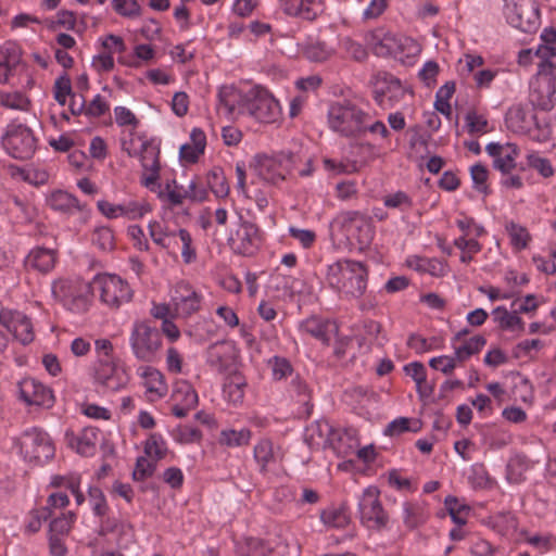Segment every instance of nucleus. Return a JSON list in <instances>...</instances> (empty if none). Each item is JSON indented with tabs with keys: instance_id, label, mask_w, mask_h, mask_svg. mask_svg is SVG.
<instances>
[{
	"instance_id": "nucleus-1",
	"label": "nucleus",
	"mask_w": 556,
	"mask_h": 556,
	"mask_svg": "<svg viewBox=\"0 0 556 556\" xmlns=\"http://www.w3.org/2000/svg\"><path fill=\"white\" fill-rule=\"evenodd\" d=\"M368 269L362 262L341 258L329 264L326 281L341 298H361L367 289Z\"/></svg>"
},
{
	"instance_id": "nucleus-2",
	"label": "nucleus",
	"mask_w": 556,
	"mask_h": 556,
	"mask_svg": "<svg viewBox=\"0 0 556 556\" xmlns=\"http://www.w3.org/2000/svg\"><path fill=\"white\" fill-rule=\"evenodd\" d=\"M152 241L168 254L177 257L180 252L185 264H191L197 260V248L191 233L185 228L170 227L157 220H151L148 225Z\"/></svg>"
},
{
	"instance_id": "nucleus-3",
	"label": "nucleus",
	"mask_w": 556,
	"mask_h": 556,
	"mask_svg": "<svg viewBox=\"0 0 556 556\" xmlns=\"http://www.w3.org/2000/svg\"><path fill=\"white\" fill-rule=\"evenodd\" d=\"M366 112L351 100L331 102L327 111V124L331 131L345 138L362 137Z\"/></svg>"
},
{
	"instance_id": "nucleus-4",
	"label": "nucleus",
	"mask_w": 556,
	"mask_h": 556,
	"mask_svg": "<svg viewBox=\"0 0 556 556\" xmlns=\"http://www.w3.org/2000/svg\"><path fill=\"white\" fill-rule=\"evenodd\" d=\"M129 346L136 359L153 363L157 359L163 346V338L159 328L149 320H136L129 332Z\"/></svg>"
},
{
	"instance_id": "nucleus-5",
	"label": "nucleus",
	"mask_w": 556,
	"mask_h": 556,
	"mask_svg": "<svg viewBox=\"0 0 556 556\" xmlns=\"http://www.w3.org/2000/svg\"><path fill=\"white\" fill-rule=\"evenodd\" d=\"M1 143L10 156L22 161L31 159L37 150L34 131L18 121H12L7 125Z\"/></svg>"
},
{
	"instance_id": "nucleus-6",
	"label": "nucleus",
	"mask_w": 556,
	"mask_h": 556,
	"mask_svg": "<svg viewBox=\"0 0 556 556\" xmlns=\"http://www.w3.org/2000/svg\"><path fill=\"white\" fill-rule=\"evenodd\" d=\"M91 291L98 293L100 301L110 308H119L131 301L134 291L128 281L115 274L97 275Z\"/></svg>"
},
{
	"instance_id": "nucleus-7",
	"label": "nucleus",
	"mask_w": 556,
	"mask_h": 556,
	"mask_svg": "<svg viewBox=\"0 0 556 556\" xmlns=\"http://www.w3.org/2000/svg\"><path fill=\"white\" fill-rule=\"evenodd\" d=\"M16 445L20 447V453L24 459L34 464H45L55 453L50 435L37 427L25 430L17 439Z\"/></svg>"
},
{
	"instance_id": "nucleus-8",
	"label": "nucleus",
	"mask_w": 556,
	"mask_h": 556,
	"mask_svg": "<svg viewBox=\"0 0 556 556\" xmlns=\"http://www.w3.org/2000/svg\"><path fill=\"white\" fill-rule=\"evenodd\" d=\"M507 24L522 33L532 34L540 27V10L534 0H503Z\"/></svg>"
},
{
	"instance_id": "nucleus-9",
	"label": "nucleus",
	"mask_w": 556,
	"mask_h": 556,
	"mask_svg": "<svg viewBox=\"0 0 556 556\" xmlns=\"http://www.w3.org/2000/svg\"><path fill=\"white\" fill-rule=\"evenodd\" d=\"M296 161L298 156L292 154H257L254 157V168L263 180L278 185L296 168Z\"/></svg>"
},
{
	"instance_id": "nucleus-10",
	"label": "nucleus",
	"mask_w": 556,
	"mask_h": 556,
	"mask_svg": "<svg viewBox=\"0 0 556 556\" xmlns=\"http://www.w3.org/2000/svg\"><path fill=\"white\" fill-rule=\"evenodd\" d=\"M51 291L67 309L83 312L88 305L91 285L80 279H59L52 283Z\"/></svg>"
},
{
	"instance_id": "nucleus-11",
	"label": "nucleus",
	"mask_w": 556,
	"mask_h": 556,
	"mask_svg": "<svg viewBox=\"0 0 556 556\" xmlns=\"http://www.w3.org/2000/svg\"><path fill=\"white\" fill-rule=\"evenodd\" d=\"M247 114L261 123H275L281 115V105L274 94L261 85L250 87Z\"/></svg>"
},
{
	"instance_id": "nucleus-12",
	"label": "nucleus",
	"mask_w": 556,
	"mask_h": 556,
	"mask_svg": "<svg viewBox=\"0 0 556 556\" xmlns=\"http://www.w3.org/2000/svg\"><path fill=\"white\" fill-rule=\"evenodd\" d=\"M343 235L351 242L355 241L361 250L367 248L375 237V227L368 216L357 211H350L338 217Z\"/></svg>"
},
{
	"instance_id": "nucleus-13",
	"label": "nucleus",
	"mask_w": 556,
	"mask_h": 556,
	"mask_svg": "<svg viewBox=\"0 0 556 556\" xmlns=\"http://www.w3.org/2000/svg\"><path fill=\"white\" fill-rule=\"evenodd\" d=\"M98 211L108 219L124 218L127 220L142 219L152 212V205L144 199H127L119 203L108 200L97 202Z\"/></svg>"
},
{
	"instance_id": "nucleus-14",
	"label": "nucleus",
	"mask_w": 556,
	"mask_h": 556,
	"mask_svg": "<svg viewBox=\"0 0 556 556\" xmlns=\"http://www.w3.org/2000/svg\"><path fill=\"white\" fill-rule=\"evenodd\" d=\"M17 397L26 406L50 409L55 403L53 390L34 377H24L17 382Z\"/></svg>"
},
{
	"instance_id": "nucleus-15",
	"label": "nucleus",
	"mask_w": 556,
	"mask_h": 556,
	"mask_svg": "<svg viewBox=\"0 0 556 556\" xmlns=\"http://www.w3.org/2000/svg\"><path fill=\"white\" fill-rule=\"evenodd\" d=\"M380 492L376 486L363 491L358 501L361 522L368 529H381L388 522V515L380 502Z\"/></svg>"
},
{
	"instance_id": "nucleus-16",
	"label": "nucleus",
	"mask_w": 556,
	"mask_h": 556,
	"mask_svg": "<svg viewBox=\"0 0 556 556\" xmlns=\"http://www.w3.org/2000/svg\"><path fill=\"white\" fill-rule=\"evenodd\" d=\"M250 87L238 88L233 85L222 86L217 93V113L228 119L247 114Z\"/></svg>"
},
{
	"instance_id": "nucleus-17",
	"label": "nucleus",
	"mask_w": 556,
	"mask_h": 556,
	"mask_svg": "<svg viewBox=\"0 0 556 556\" xmlns=\"http://www.w3.org/2000/svg\"><path fill=\"white\" fill-rule=\"evenodd\" d=\"M203 295L187 281H179L172 291L170 303L174 316L188 318L198 313L202 306Z\"/></svg>"
},
{
	"instance_id": "nucleus-18",
	"label": "nucleus",
	"mask_w": 556,
	"mask_h": 556,
	"mask_svg": "<svg viewBox=\"0 0 556 556\" xmlns=\"http://www.w3.org/2000/svg\"><path fill=\"white\" fill-rule=\"evenodd\" d=\"M148 402H157L168 393V384L164 374L150 365H140L136 369Z\"/></svg>"
},
{
	"instance_id": "nucleus-19",
	"label": "nucleus",
	"mask_w": 556,
	"mask_h": 556,
	"mask_svg": "<svg viewBox=\"0 0 556 556\" xmlns=\"http://www.w3.org/2000/svg\"><path fill=\"white\" fill-rule=\"evenodd\" d=\"M0 325L7 328L24 345L31 343L35 339L33 324L22 312L1 308Z\"/></svg>"
},
{
	"instance_id": "nucleus-20",
	"label": "nucleus",
	"mask_w": 556,
	"mask_h": 556,
	"mask_svg": "<svg viewBox=\"0 0 556 556\" xmlns=\"http://www.w3.org/2000/svg\"><path fill=\"white\" fill-rule=\"evenodd\" d=\"M100 434L98 428L85 427L79 431L67 430L64 435V441L67 447L77 454L90 457L97 452Z\"/></svg>"
},
{
	"instance_id": "nucleus-21",
	"label": "nucleus",
	"mask_w": 556,
	"mask_h": 556,
	"mask_svg": "<svg viewBox=\"0 0 556 556\" xmlns=\"http://www.w3.org/2000/svg\"><path fill=\"white\" fill-rule=\"evenodd\" d=\"M376 102L384 106H393L404 96V88L400 79L388 73L378 74L374 87Z\"/></svg>"
},
{
	"instance_id": "nucleus-22",
	"label": "nucleus",
	"mask_w": 556,
	"mask_h": 556,
	"mask_svg": "<svg viewBox=\"0 0 556 556\" xmlns=\"http://www.w3.org/2000/svg\"><path fill=\"white\" fill-rule=\"evenodd\" d=\"M556 79L549 76L538 77L531 83L530 101L543 111H549L556 103Z\"/></svg>"
},
{
	"instance_id": "nucleus-23",
	"label": "nucleus",
	"mask_w": 556,
	"mask_h": 556,
	"mask_svg": "<svg viewBox=\"0 0 556 556\" xmlns=\"http://www.w3.org/2000/svg\"><path fill=\"white\" fill-rule=\"evenodd\" d=\"M486 153L493 159V166L502 174H508L516 167L519 149L514 143L490 142L485 147Z\"/></svg>"
},
{
	"instance_id": "nucleus-24",
	"label": "nucleus",
	"mask_w": 556,
	"mask_h": 556,
	"mask_svg": "<svg viewBox=\"0 0 556 556\" xmlns=\"http://www.w3.org/2000/svg\"><path fill=\"white\" fill-rule=\"evenodd\" d=\"M283 12L304 21H314L324 13L325 0H279Z\"/></svg>"
},
{
	"instance_id": "nucleus-25",
	"label": "nucleus",
	"mask_w": 556,
	"mask_h": 556,
	"mask_svg": "<svg viewBox=\"0 0 556 556\" xmlns=\"http://www.w3.org/2000/svg\"><path fill=\"white\" fill-rule=\"evenodd\" d=\"M122 150L129 156H139L140 161L160 157V146L153 139L129 132L122 139Z\"/></svg>"
},
{
	"instance_id": "nucleus-26",
	"label": "nucleus",
	"mask_w": 556,
	"mask_h": 556,
	"mask_svg": "<svg viewBox=\"0 0 556 556\" xmlns=\"http://www.w3.org/2000/svg\"><path fill=\"white\" fill-rule=\"evenodd\" d=\"M172 399L174 402L172 412L178 418L186 417L197 406L199 400L197 391L186 380L175 383Z\"/></svg>"
},
{
	"instance_id": "nucleus-27",
	"label": "nucleus",
	"mask_w": 556,
	"mask_h": 556,
	"mask_svg": "<svg viewBox=\"0 0 556 556\" xmlns=\"http://www.w3.org/2000/svg\"><path fill=\"white\" fill-rule=\"evenodd\" d=\"M92 377L96 383L112 390L122 389L126 381L118 375L117 361H96L92 369Z\"/></svg>"
},
{
	"instance_id": "nucleus-28",
	"label": "nucleus",
	"mask_w": 556,
	"mask_h": 556,
	"mask_svg": "<svg viewBox=\"0 0 556 556\" xmlns=\"http://www.w3.org/2000/svg\"><path fill=\"white\" fill-rule=\"evenodd\" d=\"M396 36L384 27H377L367 31L364 40L377 56L386 58L392 55Z\"/></svg>"
},
{
	"instance_id": "nucleus-29",
	"label": "nucleus",
	"mask_w": 556,
	"mask_h": 556,
	"mask_svg": "<svg viewBox=\"0 0 556 556\" xmlns=\"http://www.w3.org/2000/svg\"><path fill=\"white\" fill-rule=\"evenodd\" d=\"M451 344L459 364H464L471 356L479 354L486 344L485 337L476 334L468 339H463V333L457 332L453 336Z\"/></svg>"
},
{
	"instance_id": "nucleus-30",
	"label": "nucleus",
	"mask_w": 556,
	"mask_h": 556,
	"mask_svg": "<svg viewBox=\"0 0 556 556\" xmlns=\"http://www.w3.org/2000/svg\"><path fill=\"white\" fill-rule=\"evenodd\" d=\"M337 430L327 421H316L306 428L304 440L312 450H324L330 447Z\"/></svg>"
},
{
	"instance_id": "nucleus-31",
	"label": "nucleus",
	"mask_w": 556,
	"mask_h": 556,
	"mask_svg": "<svg viewBox=\"0 0 556 556\" xmlns=\"http://www.w3.org/2000/svg\"><path fill=\"white\" fill-rule=\"evenodd\" d=\"M47 205L61 214L71 215L75 212H84L87 207L72 193L64 190H53L46 198Z\"/></svg>"
},
{
	"instance_id": "nucleus-32",
	"label": "nucleus",
	"mask_w": 556,
	"mask_h": 556,
	"mask_svg": "<svg viewBox=\"0 0 556 556\" xmlns=\"http://www.w3.org/2000/svg\"><path fill=\"white\" fill-rule=\"evenodd\" d=\"M56 263V252L53 249L36 247L31 249L24 260L26 269L47 274L51 271Z\"/></svg>"
},
{
	"instance_id": "nucleus-33",
	"label": "nucleus",
	"mask_w": 556,
	"mask_h": 556,
	"mask_svg": "<svg viewBox=\"0 0 556 556\" xmlns=\"http://www.w3.org/2000/svg\"><path fill=\"white\" fill-rule=\"evenodd\" d=\"M405 264L408 268L419 274H429L433 277H443L447 273L446 263L437 257L408 255L405 260Z\"/></svg>"
},
{
	"instance_id": "nucleus-34",
	"label": "nucleus",
	"mask_w": 556,
	"mask_h": 556,
	"mask_svg": "<svg viewBox=\"0 0 556 556\" xmlns=\"http://www.w3.org/2000/svg\"><path fill=\"white\" fill-rule=\"evenodd\" d=\"M505 123L513 132L522 135L525 131H529L531 125L535 124V115L522 105H514L507 111Z\"/></svg>"
},
{
	"instance_id": "nucleus-35",
	"label": "nucleus",
	"mask_w": 556,
	"mask_h": 556,
	"mask_svg": "<svg viewBox=\"0 0 556 556\" xmlns=\"http://www.w3.org/2000/svg\"><path fill=\"white\" fill-rule=\"evenodd\" d=\"M420 52L421 45L416 39L404 35H397L396 45H394L391 56L403 64L413 65Z\"/></svg>"
},
{
	"instance_id": "nucleus-36",
	"label": "nucleus",
	"mask_w": 556,
	"mask_h": 556,
	"mask_svg": "<svg viewBox=\"0 0 556 556\" xmlns=\"http://www.w3.org/2000/svg\"><path fill=\"white\" fill-rule=\"evenodd\" d=\"M429 513L427 504L419 501H405L402 504V520L407 529H416L427 522Z\"/></svg>"
},
{
	"instance_id": "nucleus-37",
	"label": "nucleus",
	"mask_w": 556,
	"mask_h": 556,
	"mask_svg": "<svg viewBox=\"0 0 556 556\" xmlns=\"http://www.w3.org/2000/svg\"><path fill=\"white\" fill-rule=\"evenodd\" d=\"M464 128L472 137H481L493 130L488 115L478 109H469L464 116Z\"/></svg>"
},
{
	"instance_id": "nucleus-38",
	"label": "nucleus",
	"mask_w": 556,
	"mask_h": 556,
	"mask_svg": "<svg viewBox=\"0 0 556 556\" xmlns=\"http://www.w3.org/2000/svg\"><path fill=\"white\" fill-rule=\"evenodd\" d=\"M253 457L261 472H267L269 467L277 463L278 448L271 440L263 438L257 441L253 448Z\"/></svg>"
},
{
	"instance_id": "nucleus-39",
	"label": "nucleus",
	"mask_w": 556,
	"mask_h": 556,
	"mask_svg": "<svg viewBox=\"0 0 556 556\" xmlns=\"http://www.w3.org/2000/svg\"><path fill=\"white\" fill-rule=\"evenodd\" d=\"M358 446L359 440L357 431L353 428L338 429L337 432H334V440L330 445L338 455L343 457L355 453Z\"/></svg>"
},
{
	"instance_id": "nucleus-40",
	"label": "nucleus",
	"mask_w": 556,
	"mask_h": 556,
	"mask_svg": "<svg viewBox=\"0 0 556 556\" xmlns=\"http://www.w3.org/2000/svg\"><path fill=\"white\" fill-rule=\"evenodd\" d=\"M301 328L323 343H328L331 333L336 330V325L329 319L312 316L302 323Z\"/></svg>"
},
{
	"instance_id": "nucleus-41",
	"label": "nucleus",
	"mask_w": 556,
	"mask_h": 556,
	"mask_svg": "<svg viewBox=\"0 0 556 556\" xmlns=\"http://www.w3.org/2000/svg\"><path fill=\"white\" fill-rule=\"evenodd\" d=\"M252 431L249 428L240 430L233 428L222 429L218 435V444L228 448L242 447L250 444Z\"/></svg>"
},
{
	"instance_id": "nucleus-42",
	"label": "nucleus",
	"mask_w": 556,
	"mask_h": 556,
	"mask_svg": "<svg viewBox=\"0 0 556 556\" xmlns=\"http://www.w3.org/2000/svg\"><path fill=\"white\" fill-rule=\"evenodd\" d=\"M404 372L416 383V390L420 396H429L433 387L427 380V369L420 362H412L404 366Z\"/></svg>"
},
{
	"instance_id": "nucleus-43",
	"label": "nucleus",
	"mask_w": 556,
	"mask_h": 556,
	"mask_svg": "<svg viewBox=\"0 0 556 556\" xmlns=\"http://www.w3.org/2000/svg\"><path fill=\"white\" fill-rule=\"evenodd\" d=\"M494 321L502 330L522 331L525 327L523 320L518 316V312H509L504 306H498L492 311Z\"/></svg>"
},
{
	"instance_id": "nucleus-44",
	"label": "nucleus",
	"mask_w": 556,
	"mask_h": 556,
	"mask_svg": "<svg viewBox=\"0 0 556 556\" xmlns=\"http://www.w3.org/2000/svg\"><path fill=\"white\" fill-rule=\"evenodd\" d=\"M206 186L216 199L228 197L230 187L222 167L215 166L206 174Z\"/></svg>"
},
{
	"instance_id": "nucleus-45",
	"label": "nucleus",
	"mask_w": 556,
	"mask_h": 556,
	"mask_svg": "<svg viewBox=\"0 0 556 556\" xmlns=\"http://www.w3.org/2000/svg\"><path fill=\"white\" fill-rule=\"evenodd\" d=\"M245 387L247 382L242 376L238 374L231 375L224 383V399L233 405L242 403L245 393Z\"/></svg>"
},
{
	"instance_id": "nucleus-46",
	"label": "nucleus",
	"mask_w": 556,
	"mask_h": 556,
	"mask_svg": "<svg viewBox=\"0 0 556 556\" xmlns=\"http://www.w3.org/2000/svg\"><path fill=\"white\" fill-rule=\"evenodd\" d=\"M505 230L513 250L520 252L529 247L532 237L525 226L510 220L506 223Z\"/></svg>"
},
{
	"instance_id": "nucleus-47",
	"label": "nucleus",
	"mask_w": 556,
	"mask_h": 556,
	"mask_svg": "<svg viewBox=\"0 0 556 556\" xmlns=\"http://www.w3.org/2000/svg\"><path fill=\"white\" fill-rule=\"evenodd\" d=\"M140 162L142 166V174L140 178L141 185L150 191L155 192L160 189V157L147 159Z\"/></svg>"
},
{
	"instance_id": "nucleus-48",
	"label": "nucleus",
	"mask_w": 556,
	"mask_h": 556,
	"mask_svg": "<svg viewBox=\"0 0 556 556\" xmlns=\"http://www.w3.org/2000/svg\"><path fill=\"white\" fill-rule=\"evenodd\" d=\"M320 520L327 528L342 529L351 519L345 507L330 506L320 511Z\"/></svg>"
},
{
	"instance_id": "nucleus-49",
	"label": "nucleus",
	"mask_w": 556,
	"mask_h": 556,
	"mask_svg": "<svg viewBox=\"0 0 556 556\" xmlns=\"http://www.w3.org/2000/svg\"><path fill=\"white\" fill-rule=\"evenodd\" d=\"M407 345L417 354H424L444 348V339L442 337L432 336L425 338L420 334L413 333L408 337Z\"/></svg>"
},
{
	"instance_id": "nucleus-50",
	"label": "nucleus",
	"mask_w": 556,
	"mask_h": 556,
	"mask_svg": "<svg viewBox=\"0 0 556 556\" xmlns=\"http://www.w3.org/2000/svg\"><path fill=\"white\" fill-rule=\"evenodd\" d=\"M421 429V421L416 418L397 417L388 424L384 434L397 437L405 432H418Z\"/></svg>"
},
{
	"instance_id": "nucleus-51",
	"label": "nucleus",
	"mask_w": 556,
	"mask_h": 556,
	"mask_svg": "<svg viewBox=\"0 0 556 556\" xmlns=\"http://www.w3.org/2000/svg\"><path fill=\"white\" fill-rule=\"evenodd\" d=\"M273 547L264 540L248 538L238 546L239 556H269Z\"/></svg>"
},
{
	"instance_id": "nucleus-52",
	"label": "nucleus",
	"mask_w": 556,
	"mask_h": 556,
	"mask_svg": "<svg viewBox=\"0 0 556 556\" xmlns=\"http://www.w3.org/2000/svg\"><path fill=\"white\" fill-rule=\"evenodd\" d=\"M529 469V460L523 455L510 458L506 467V478L510 483L518 484L525 480V472Z\"/></svg>"
},
{
	"instance_id": "nucleus-53",
	"label": "nucleus",
	"mask_w": 556,
	"mask_h": 556,
	"mask_svg": "<svg viewBox=\"0 0 556 556\" xmlns=\"http://www.w3.org/2000/svg\"><path fill=\"white\" fill-rule=\"evenodd\" d=\"M168 452L167 443L162 434L151 433L144 444V453L154 462L163 459Z\"/></svg>"
},
{
	"instance_id": "nucleus-54",
	"label": "nucleus",
	"mask_w": 556,
	"mask_h": 556,
	"mask_svg": "<svg viewBox=\"0 0 556 556\" xmlns=\"http://www.w3.org/2000/svg\"><path fill=\"white\" fill-rule=\"evenodd\" d=\"M444 505L450 517L457 526H464L467 523L470 513V507L468 505L462 503L454 496H447L444 501Z\"/></svg>"
},
{
	"instance_id": "nucleus-55",
	"label": "nucleus",
	"mask_w": 556,
	"mask_h": 556,
	"mask_svg": "<svg viewBox=\"0 0 556 556\" xmlns=\"http://www.w3.org/2000/svg\"><path fill=\"white\" fill-rule=\"evenodd\" d=\"M382 202L387 208L399 210L402 213L409 212L414 205L413 198L401 190L386 194Z\"/></svg>"
},
{
	"instance_id": "nucleus-56",
	"label": "nucleus",
	"mask_w": 556,
	"mask_h": 556,
	"mask_svg": "<svg viewBox=\"0 0 556 556\" xmlns=\"http://www.w3.org/2000/svg\"><path fill=\"white\" fill-rule=\"evenodd\" d=\"M455 225L462 231V236L480 238L486 235V230L482 225L464 213H460L455 219Z\"/></svg>"
},
{
	"instance_id": "nucleus-57",
	"label": "nucleus",
	"mask_w": 556,
	"mask_h": 556,
	"mask_svg": "<svg viewBox=\"0 0 556 556\" xmlns=\"http://www.w3.org/2000/svg\"><path fill=\"white\" fill-rule=\"evenodd\" d=\"M527 164L543 178H551L555 174L554 166L547 157L542 156L538 152H530L527 155Z\"/></svg>"
},
{
	"instance_id": "nucleus-58",
	"label": "nucleus",
	"mask_w": 556,
	"mask_h": 556,
	"mask_svg": "<svg viewBox=\"0 0 556 556\" xmlns=\"http://www.w3.org/2000/svg\"><path fill=\"white\" fill-rule=\"evenodd\" d=\"M0 105L11 110L27 111L30 101L20 91L0 92Z\"/></svg>"
},
{
	"instance_id": "nucleus-59",
	"label": "nucleus",
	"mask_w": 556,
	"mask_h": 556,
	"mask_svg": "<svg viewBox=\"0 0 556 556\" xmlns=\"http://www.w3.org/2000/svg\"><path fill=\"white\" fill-rule=\"evenodd\" d=\"M288 392L292 399L304 405H307L311 401V389L299 375L292 377Z\"/></svg>"
},
{
	"instance_id": "nucleus-60",
	"label": "nucleus",
	"mask_w": 556,
	"mask_h": 556,
	"mask_svg": "<svg viewBox=\"0 0 556 556\" xmlns=\"http://www.w3.org/2000/svg\"><path fill=\"white\" fill-rule=\"evenodd\" d=\"M91 241L102 251H111L115 247L114 232L106 226L96 228L92 232Z\"/></svg>"
},
{
	"instance_id": "nucleus-61",
	"label": "nucleus",
	"mask_w": 556,
	"mask_h": 556,
	"mask_svg": "<svg viewBox=\"0 0 556 556\" xmlns=\"http://www.w3.org/2000/svg\"><path fill=\"white\" fill-rule=\"evenodd\" d=\"M89 505L94 516L104 517L109 510L105 496L102 490L98 486H89L88 489Z\"/></svg>"
},
{
	"instance_id": "nucleus-62",
	"label": "nucleus",
	"mask_w": 556,
	"mask_h": 556,
	"mask_svg": "<svg viewBox=\"0 0 556 556\" xmlns=\"http://www.w3.org/2000/svg\"><path fill=\"white\" fill-rule=\"evenodd\" d=\"M75 520L76 515L72 511H67L56 518H53L52 521L50 522V535H66L70 532Z\"/></svg>"
},
{
	"instance_id": "nucleus-63",
	"label": "nucleus",
	"mask_w": 556,
	"mask_h": 556,
	"mask_svg": "<svg viewBox=\"0 0 556 556\" xmlns=\"http://www.w3.org/2000/svg\"><path fill=\"white\" fill-rule=\"evenodd\" d=\"M460 365L455 354L434 356L429 359V366L445 376L452 375L456 367Z\"/></svg>"
},
{
	"instance_id": "nucleus-64",
	"label": "nucleus",
	"mask_w": 556,
	"mask_h": 556,
	"mask_svg": "<svg viewBox=\"0 0 556 556\" xmlns=\"http://www.w3.org/2000/svg\"><path fill=\"white\" fill-rule=\"evenodd\" d=\"M543 45L539 47L536 54L546 56H555L556 48L554 45L556 43V28L554 27H545L540 36Z\"/></svg>"
}]
</instances>
